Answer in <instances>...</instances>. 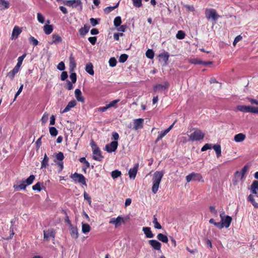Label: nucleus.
<instances>
[{"label": "nucleus", "mask_w": 258, "mask_h": 258, "mask_svg": "<svg viewBox=\"0 0 258 258\" xmlns=\"http://www.w3.org/2000/svg\"><path fill=\"white\" fill-rule=\"evenodd\" d=\"M146 55L148 58L152 59L154 56V52L152 49H149L146 52Z\"/></svg>", "instance_id": "37998d69"}, {"label": "nucleus", "mask_w": 258, "mask_h": 258, "mask_svg": "<svg viewBox=\"0 0 258 258\" xmlns=\"http://www.w3.org/2000/svg\"><path fill=\"white\" fill-rule=\"evenodd\" d=\"M52 41L49 42L50 44H58V43H61L62 41L61 37L56 34H53L52 35Z\"/></svg>", "instance_id": "dca6fc26"}, {"label": "nucleus", "mask_w": 258, "mask_h": 258, "mask_svg": "<svg viewBox=\"0 0 258 258\" xmlns=\"http://www.w3.org/2000/svg\"><path fill=\"white\" fill-rule=\"evenodd\" d=\"M75 95L76 99L82 103H84L85 99L82 96L81 91L79 89H76L75 91Z\"/></svg>", "instance_id": "aec40b11"}, {"label": "nucleus", "mask_w": 258, "mask_h": 258, "mask_svg": "<svg viewBox=\"0 0 258 258\" xmlns=\"http://www.w3.org/2000/svg\"><path fill=\"white\" fill-rule=\"evenodd\" d=\"M143 231H144V234L146 235V236L147 238H152L154 236L151 230L150 227H144L143 228Z\"/></svg>", "instance_id": "4be33fe9"}, {"label": "nucleus", "mask_w": 258, "mask_h": 258, "mask_svg": "<svg viewBox=\"0 0 258 258\" xmlns=\"http://www.w3.org/2000/svg\"><path fill=\"white\" fill-rule=\"evenodd\" d=\"M91 227L87 223H82V230L83 233L86 234L90 232Z\"/></svg>", "instance_id": "f704fd0d"}, {"label": "nucleus", "mask_w": 258, "mask_h": 258, "mask_svg": "<svg viewBox=\"0 0 258 258\" xmlns=\"http://www.w3.org/2000/svg\"><path fill=\"white\" fill-rule=\"evenodd\" d=\"M84 198L85 199V200H86L89 204H91V198L90 197V196H89V195L87 193L86 191H84Z\"/></svg>", "instance_id": "052dcab7"}, {"label": "nucleus", "mask_w": 258, "mask_h": 258, "mask_svg": "<svg viewBox=\"0 0 258 258\" xmlns=\"http://www.w3.org/2000/svg\"><path fill=\"white\" fill-rule=\"evenodd\" d=\"M212 148V145L210 144H206L201 149L202 151H205Z\"/></svg>", "instance_id": "69168bd1"}, {"label": "nucleus", "mask_w": 258, "mask_h": 258, "mask_svg": "<svg viewBox=\"0 0 258 258\" xmlns=\"http://www.w3.org/2000/svg\"><path fill=\"white\" fill-rule=\"evenodd\" d=\"M49 131V133H50V135L52 136L55 137L58 134L57 130H56V128L55 127H54L53 126L50 127Z\"/></svg>", "instance_id": "a18cd8bd"}, {"label": "nucleus", "mask_w": 258, "mask_h": 258, "mask_svg": "<svg viewBox=\"0 0 258 258\" xmlns=\"http://www.w3.org/2000/svg\"><path fill=\"white\" fill-rule=\"evenodd\" d=\"M119 101V99H116L111 101L107 106L108 108L116 107V104Z\"/></svg>", "instance_id": "8fccbe9b"}, {"label": "nucleus", "mask_w": 258, "mask_h": 258, "mask_svg": "<svg viewBox=\"0 0 258 258\" xmlns=\"http://www.w3.org/2000/svg\"><path fill=\"white\" fill-rule=\"evenodd\" d=\"M44 31L46 35H49L53 31V26L51 25H45L44 26Z\"/></svg>", "instance_id": "72a5a7b5"}, {"label": "nucleus", "mask_w": 258, "mask_h": 258, "mask_svg": "<svg viewBox=\"0 0 258 258\" xmlns=\"http://www.w3.org/2000/svg\"><path fill=\"white\" fill-rule=\"evenodd\" d=\"M22 30L18 26H15L13 30L12 36L15 38H18V36L21 33Z\"/></svg>", "instance_id": "393cba45"}, {"label": "nucleus", "mask_w": 258, "mask_h": 258, "mask_svg": "<svg viewBox=\"0 0 258 258\" xmlns=\"http://www.w3.org/2000/svg\"><path fill=\"white\" fill-rule=\"evenodd\" d=\"M71 178L75 182L78 181L79 183L83 185H87L86 178L83 174L75 172L71 175Z\"/></svg>", "instance_id": "0eeeda50"}, {"label": "nucleus", "mask_w": 258, "mask_h": 258, "mask_svg": "<svg viewBox=\"0 0 258 258\" xmlns=\"http://www.w3.org/2000/svg\"><path fill=\"white\" fill-rule=\"evenodd\" d=\"M42 184V183H40V182H37L35 185H33V186H32L33 190H38L39 191H41V186Z\"/></svg>", "instance_id": "de8ad7c7"}, {"label": "nucleus", "mask_w": 258, "mask_h": 258, "mask_svg": "<svg viewBox=\"0 0 258 258\" xmlns=\"http://www.w3.org/2000/svg\"><path fill=\"white\" fill-rule=\"evenodd\" d=\"M232 220V218L230 216H226L225 218L224 219L223 221H221V222L223 224L224 227L228 228L230 226Z\"/></svg>", "instance_id": "b1692460"}, {"label": "nucleus", "mask_w": 258, "mask_h": 258, "mask_svg": "<svg viewBox=\"0 0 258 258\" xmlns=\"http://www.w3.org/2000/svg\"><path fill=\"white\" fill-rule=\"evenodd\" d=\"M70 78L72 81V83H75L77 81V75L75 73L71 72Z\"/></svg>", "instance_id": "3c124183"}, {"label": "nucleus", "mask_w": 258, "mask_h": 258, "mask_svg": "<svg viewBox=\"0 0 258 258\" xmlns=\"http://www.w3.org/2000/svg\"><path fill=\"white\" fill-rule=\"evenodd\" d=\"M55 235V230L52 228L48 230L43 231L44 239L46 240H49V238H54Z\"/></svg>", "instance_id": "1a4fd4ad"}, {"label": "nucleus", "mask_w": 258, "mask_h": 258, "mask_svg": "<svg viewBox=\"0 0 258 258\" xmlns=\"http://www.w3.org/2000/svg\"><path fill=\"white\" fill-rule=\"evenodd\" d=\"M189 62L195 64H202V60L199 59L194 58L190 59L189 60Z\"/></svg>", "instance_id": "5fc2aeb1"}, {"label": "nucleus", "mask_w": 258, "mask_h": 258, "mask_svg": "<svg viewBox=\"0 0 258 258\" xmlns=\"http://www.w3.org/2000/svg\"><path fill=\"white\" fill-rule=\"evenodd\" d=\"M57 69L60 71H63L65 69V65L63 62H60L57 67Z\"/></svg>", "instance_id": "0e129e2a"}, {"label": "nucleus", "mask_w": 258, "mask_h": 258, "mask_svg": "<svg viewBox=\"0 0 258 258\" xmlns=\"http://www.w3.org/2000/svg\"><path fill=\"white\" fill-rule=\"evenodd\" d=\"M205 136V134L201 130L196 128L193 133L189 135V139L191 141H200L203 140Z\"/></svg>", "instance_id": "7ed1b4c3"}, {"label": "nucleus", "mask_w": 258, "mask_h": 258, "mask_svg": "<svg viewBox=\"0 0 258 258\" xmlns=\"http://www.w3.org/2000/svg\"><path fill=\"white\" fill-rule=\"evenodd\" d=\"M246 136L242 133L236 134L234 136V141L236 142H241L245 140Z\"/></svg>", "instance_id": "bb28decb"}, {"label": "nucleus", "mask_w": 258, "mask_h": 258, "mask_svg": "<svg viewBox=\"0 0 258 258\" xmlns=\"http://www.w3.org/2000/svg\"><path fill=\"white\" fill-rule=\"evenodd\" d=\"M126 28L127 26L126 25H120L117 28V30L118 31L124 32H125Z\"/></svg>", "instance_id": "774afa93"}, {"label": "nucleus", "mask_w": 258, "mask_h": 258, "mask_svg": "<svg viewBox=\"0 0 258 258\" xmlns=\"http://www.w3.org/2000/svg\"><path fill=\"white\" fill-rule=\"evenodd\" d=\"M77 104V102L75 100H73L70 101L65 108L61 111L60 112L61 113H66L71 110V109L74 107H75Z\"/></svg>", "instance_id": "a211bd4d"}, {"label": "nucleus", "mask_w": 258, "mask_h": 258, "mask_svg": "<svg viewBox=\"0 0 258 258\" xmlns=\"http://www.w3.org/2000/svg\"><path fill=\"white\" fill-rule=\"evenodd\" d=\"M134 6L139 8L142 5V0H133Z\"/></svg>", "instance_id": "13d9d810"}, {"label": "nucleus", "mask_w": 258, "mask_h": 258, "mask_svg": "<svg viewBox=\"0 0 258 258\" xmlns=\"http://www.w3.org/2000/svg\"><path fill=\"white\" fill-rule=\"evenodd\" d=\"M0 4H1L3 7L4 9H8L10 7V4L9 2L6 1L5 0L3 1L0 3Z\"/></svg>", "instance_id": "680f3d73"}, {"label": "nucleus", "mask_w": 258, "mask_h": 258, "mask_svg": "<svg viewBox=\"0 0 258 258\" xmlns=\"http://www.w3.org/2000/svg\"><path fill=\"white\" fill-rule=\"evenodd\" d=\"M119 3H118L115 6L107 7L104 9V12L106 14H108L118 7Z\"/></svg>", "instance_id": "a19ab883"}, {"label": "nucleus", "mask_w": 258, "mask_h": 258, "mask_svg": "<svg viewBox=\"0 0 258 258\" xmlns=\"http://www.w3.org/2000/svg\"><path fill=\"white\" fill-rule=\"evenodd\" d=\"M139 164L138 163L135 164L134 165L133 168H131L128 171V175L130 178L135 179L138 170Z\"/></svg>", "instance_id": "f8f14e48"}, {"label": "nucleus", "mask_w": 258, "mask_h": 258, "mask_svg": "<svg viewBox=\"0 0 258 258\" xmlns=\"http://www.w3.org/2000/svg\"><path fill=\"white\" fill-rule=\"evenodd\" d=\"M157 238L159 240L164 243H166L168 241V239L167 236L162 233H159L157 236Z\"/></svg>", "instance_id": "2f4dec72"}, {"label": "nucleus", "mask_w": 258, "mask_h": 258, "mask_svg": "<svg viewBox=\"0 0 258 258\" xmlns=\"http://www.w3.org/2000/svg\"><path fill=\"white\" fill-rule=\"evenodd\" d=\"M90 145L93 154V159L101 161L104 158L103 156L102 155L101 150L93 140L91 141Z\"/></svg>", "instance_id": "f03ea898"}, {"label": "nucleus", "mask_w": 258, "mask_h": 258, "mask_svg": "<svg viewBox=\"0 0 258 258\" xmlns=\"http://www.w3.org/2000/svg\"><path fill=\"white\" fill-rule=\"evenodd\" d=\"M205 16L208 20L212 19L214 22H216L220 17V16L217 14L216 10L214 9H206Z\"/></svg>", "instance_id": "20e7f679"}, {"label": "nucleus", "mask_w": 258, "mask_h": 258, "mask_svg": "<svg viewBox=\"0 0 258 258\" xmlns=\"http://www.w3.org/2000/svg\"><path fill=\"white\" fill-rule=\"evenodd\" d=\"M167 133L165 130L164 131L161 132L159 133V135L156 139L155 143L156 144L160 140H161L166 134Z\"/></svg>", "instance_id": "4c0bfd02"}, {"label": "nucleus", "mask_w": 258, "mask_h": 258, "mask_svg": "<svg viewBox=\"0 0 258 258\" xmlns=\"http://www.w3.org/2000/svg\"><path fill=\"white\" fill-rule=\"evenodd\" d=\"M35 177L34 175H31L28 178L25 180L24 181L27 186L31 184L35 179Z\"/></svg>", "instance_id": "58836bf2"}, {"label": "nucleus", "mask_w": 258, "mask_h": 258, "mask_svg": "<svg viewBox=\"0 0 258 258\" xmlns=\"http://www.w3.org/2000/svg\"><path fill=\"white\" fill-rule=\"evenodd\" d=\"M88 40L92 45H95L97 41V37L95 36L90 37Z\"/></svg>", "instance_id": "338daca9"}, {"label": "nucleus", "mask_w": 258, "mask_h": 258, "mask_svg": "<svg viewBox=\"0 0 258 258\" xmlns=\"http://www.w3.org/2000/svg\"><path fill=\"white\" fill-rule=\"evenodd\" d=\"M152 247L157 251L161 250V243L156 240H149L148 241Z\"/></svg>", "instance_id": "9b49d317"}, {"label": "nucleus", "mask_w": 258, "mask_h": 258, "mask_svg": "<svg viewBox=\"0 0 258 258\" xmlns=\"http://www.w3.org/2000/svg\"><path fill=\"white\" fill-rule=\"evenodd\" d=\"M73 2H74V8H77L78 6H80L81 9L82 8V3L81 0H73Z\"/></svg>", "instance_id": "6e6d98bb"}, {"label": "nucleus", "mask_w": 258, "mask_h": 258, "mask_svg": "<svg viewBox=\"0 0 258 258\" xmlns=\"http://www.w3.org/2000/svg\"><path fill=\"white\" fill-rule=\"evenodd\" d=\"M247 201L252 205L254 208H258V203L255 202L253 196L251 194L248 196Z\"/></svg>", "instance_id": "7c9ffc66"}, {"label": "nucleus", "mask_w": 258, "mask_h": 258, "mask_svg": "<svg viewBox=\"0 0 258 258\" xmlns=\"http://www.w3.org/2000/svg\"><path fill=\"white\" fill-rule=\"evenodd\" d=\"M49 158L45 153L43 160L41 161V169L46 168L48 166Z\"/></svg>", "instance_id": "cd10ccee"}, {"label": "nucleus", "mask_w": 258, "mask_h": 258, "mask_svg": "<svg viewBox=\"0 0 258 258\" xmlns=\"http://www.w3.org/2000/svg\"><path fill=\"white\" fill-rule=\"evenodd\" d=\"M69 230L71 236L73 238L76 239L78 238L79 234L77 228L76 227H74L73 225H72L69 227Z\"/></svg>", "instance_id": "2eb2a0df"}, {"label": "nucleus", "mask_w": 258, "mask_h": 258, "mask_svg": "<svg viewBox=\"0 0 258 258\" xmlns=\"http://www.w3.org/2000/svg\"><path fill=\"white\" fill-rule=\"evenodd\" d=\"M164 172L156 171L154 172L153 175L152 182L153 185L152 187V191L154 194H156L159 186V184L161 181V179L164 175Z\"/></svg>", "instance_id": "f257e3e1"}, {"label": "nucleus", "mask_w": 258, "mask_h": 258, "mask_svg": "<svg viewBox=\"0 0 258 258\" xmlns=\"http://www.w3.org/2000/svg\"><path fill=\"white\" fill-rule=\"evenodd\" d=\"M213 149L216 153L217 158H219L221 156V148L220 145H215L213 147Z\"/></svg>", "instance_id": "473e14b6"}, {"label": "nucleus", "mask_w": 258, "mask_h": 258, "mask_svg": "<svg viewBox=\"0 0 258 258\" xmlns=\"http://www.w3.org/2000/svg\"><path fill=\"white\" fill-rule=\"evenodd\" d=\"M99 20H100L99 19L98 20L93 18L90 19V22L92 26L97 25L99 23Z\"/></svg>", "instance_id": "864d4df0"}, {"label": "nucleus", "mask_w": 258, "mask_h": 258, "mask_svg": "<svg viewBox=\"0 0 258 258\" xmlns=\"http://www.w3.org/2000/svg\"><path fill=\"white\" fill-rule=\"evenodd\" d=\"M252 108L253 107L251 106L238 105L237 106V109L239 111L243 112L252 113Z\"/></svg>", "instance_id": "4468645a"}, {"label": "nucleus", "mask_w": 258, "mask_h": 258, "mask_svg": "<svg viewBox=\"0 0 258 258\" xmlns=\"http://www.w3.org/2000/svg\"><path fill=\"white\" fill-rule=\"evenodd\" d=\"M29 41L32 43L34 46H36L38 44V41L33 36H30L29 38Z\"/></svg>", "instance_id": "603ef678"}, {"label": "nucleus", "mask_w": 258, "mask_h": 258, "mask_svg": "<svg viewBox=\"0 0 258 258\" xmlns=\"http://www.w3.org/2000/svg\"><path fill=\"white\" fill-rule=\"evenodd\" d=\"M186 180L187 182H189L191 180L204 182L202 175L198 173L191 172L186 176Z\"/></svg>", "instance_id": "423d86ee"}, {"label": "nucleus", "mask_w": 258, "mask_h": 258, "mask_svg": "<svg viewBox=\"0 0 258 258\" xmlns=\"http://www.w3.org/2000/svg\"><path fill=\"white\" fill-rule=\"evenodd\" d=\"M26 54H24L22 56H19L18 57V58L17 59V60H18L17 63L15 66L16 67H17V68H18L20 69V68H21V66L22 64L23 61L24 59L25 58V57H26Z\"/></svg>", "instance_id": "c9c22d12"}, {"label": "nucleus", "mask_w": 258, "mask_h": 258, "mask_svg": "<svg viewBox=\"0 0 258 258\" xmlns=\"http://www.w3.org/2000/svg\"><path fill=\"white\" fill-rule=\"evenodd\" d=\"M85 71L91 75H94V72L93 70V66L91 62L86 64L85 67Z\"/></svg>", "instance_id": "c85d7f7f"}, {"label": "nucleus", "mask_w": 258, "mask_h": 258, "mask_svg": "<svg viewBox=\"0 0 258 258\" xmlns=\"http://www.w3.org/2000/svg\"><path fill=\"white\" fill-rule=\"evenodd\" d=\"M55 159L54 162L58 166L59 168L58 172H60L63 168V162L62 160L64 159V157L63 153L59 152L54 155Z\"/></svg>", "instance_id": "39448f33"}, {"label": "nucleus", "mask_w": 258, "mask_h": 258, "mask_svg": "<svg viewBox=\"0 0 258 258\" xmlns=\"http://www.w3.org/2000/svg\"><path fill=\"white\" fill-rule=\"evenodd\" d=\"M185 36V34L182 30L178 31L176 35V37L178 39H183L184 38Z\"/></svg>", "instance_id": "c03bdc74"}, {"label": "nucleus", "mask_w": 258, "mask_h": 258, "mask_svg": "<svg viewBox=\"0 0 258 258\" xmlns=\"http://www.w3.org/2000/svg\"><path fill=\"white\" fill-rule=\"evenodd\" d=\"M235 178H236L237 179H242V178L244 177V175H242V173L240 171H237L235 173Z\"/></svg>", "instance_id": "4d7b16f0"}, {"label": "nucleus", "mask_w": 258, "mask_h": 258, "mask_svg": "<svg viewBox=\"0 0 258 258\" xmlns=\"http://www.w3.org/2000/svg\"><path fill=\"white\" fill-rule=\"evenodd\" d=\"M76 67V62L73 54L70 56V72H73L75 68Z\"/></svg>", "instance_id": "412c9836"}, {"label": "nucleus", "mask_w": 258, "mask_h": 258, "mask_svg": "<svg viewBox=\"0 0 258 258\" xmlns=\"http://www.w3.org/2000/svg\"><path fill=\"white\" fill-rule=\"evenodd\" d=\"M26 186L27 185L26 184V183L25 182L24 180H23L22 183L20 184L14 185L13 187L16 191H18L22 189H25Z\"/></svg>", "instance_id": "a878e982"}, {"label": "nucleus", "mask_w": 258, "mask_h": 258, "mask_svg": "<svg viewBox=\"0 0 258 258\" xmlns=\"http://www.w3.org/2000/svg\"><path fill=\"white\" fill-rule=\"evenodd\" d=\"M128 58V55L126 54H122L119 58V61L120 62H124L126 61Z\"/></svg>", "instance_id": "09e8293b"}, {"label": "nucleus", "mask_w": 258, "mask_h": 258, "mask_svg": "<svg viewBox=\"0 0 258 258\" xmlns=\"http://www.w3.org/2000/svg\"><path fill=\"white\" fill-rule=\"evenodd\" d=\"M169 83L167 82H165L164 85L158 84L154 86V91H157L158 90H161L163 89H167L169 87Z\"/></svg>", "instance_id": "c756f323"}, {"label": "nucleus", "mask_w": 258, "mask_h": 258, "mask_svg": "<svg viewBox=\"0 0 258 258\" xmlns=\"http://www.w3.org/2000/svg\"><path fill=\"white\" fill-rule=\"evenodd\" d=\"M158 57H159V61L160 62H163L164 64H166L169 59V54L167 52H164L160 54Z\"/></svg>", "instance_id": "f3484780"}, {"label": "nucleus", "mask_w": 258, "mask_h": 258, "mask_svg": "<svg viewBox=\"0 0 258 258\" xmlns=\"http://www.w3.org/2000/svg\"><path fill=\"white\" fill-rule=\"evenodd\" d=\"M143 122L144 119L143 118H138L135 119L134 121V129L135 130H138L139 129L143 128Z\"/></svg>", "instance_id": "ddd939ff"}, {"label": "nucleus", "mask_w": 258, "mask_h": 258, "mask_svg": "<svg viewBox=\"0 0 258 258\" xmlns=\"http://www.w3.org/2000/svg\"><path fill=\"white\" fill-rule=\"evenodd\" d=\"M117 61L115 57H111L109 60V66L111 67H114L116 66Z\"/></svg>", "instance_id": "49530a36"}, {"label": "nucleus", "mask_w": 258, "mask_h": 258, "mask_svg": "<svg viewBox=\"0 0 258 258\" xmlns=\"http://www.w3.org/2000/svg\"><path fill=\"white\" fill-rule=\"evenodd\" d=\"M153 223L154 224V228L158 229L162 228V226L158 222L157 218L156 215L153 216Z\"/></svg>", "instance_id": "e433bc0d"}, {"label": "nucleus", "mask_w": 258, "mask_h": 258, "mask_svg": "<svg viewBox=\"0 0 258 258\" xmlns=\"http://www.w3.org/2000/svg\"><path fill=\"white\" fill-rule=\"evenodd\" d=\"M250 188L253 189L258 190V181H253L252 184L250 186Z\"/></svg>", "instance_id": "e2e57ef3"}, {"label": "nucleus", "mask_w": 258, "mask_h": 258, "mask_svg": "<svg viewBox=\"0 0 258 258\" xmlns=\"http://www.w3.org/2000/svg\"><path fill=\"white\" fill-rule=\"evenodd\" d=\"M109 223L110 224H114L115 227H117L121 223L124 224L125 223V221L122 217L118 216L116 218H111Z\"/></svg>", "instance_id": "9d476101"}, {"label": "nucleus", "mask_w": 258, "mask_h": 258, "mask_svg": "<svg viewBox=\"0 0 258 258\" xmlns=\"http://www.w3.org/2000/svg\"><path fill=\"white\" fill-rule=\"evenodd\" d=\"M37 19H38V21L40 23H42V24L44 23V18L43 16H42V15L40 13H37Z\"/></svg>", "instance_id": "bf43d9fd"}, {"label": "nucleus", "mask_w": 258, "mask_h": 258, "mask_svg": "<svg viewBox=\"0 0 258 258\" xmlns=\"http://www.w3.org/2000/svg\"><path fill=\"white\" fill-rule=\"evenodd\" d=\"M118 142L117 141H112L110 144H106L105 150L108 153L114 152L117 149Z\"/></svg>", "instance_id": "6e6552de"}, {"label": "nucleus", "mask_w": 258, "mask_h": 258, "mask_svg": "<svg viewBox=\"0 0 258 258\" xmlns=\"http://www.w3.org/2000/svg\"><path fill=\"white\" fill-rule=\"evenodd\" d=\"M121 173L118 170H115L111 172V177L113 179H115L120 176Z\"/></svg>", "instance_id": "ea45409f"}, {"label": "nucleus", "mask_w": 258, "mask_h": 258, "mask_svg": "<svg viewBox=\"0 0 258 258\" xmlns=\"http://www.w3.org/2000/svg\"><path fill=\"white\" fill-rule=\"evenodd\" d=\"M121 19L120 16H117L114 20V25L116 27H119L121 24Z\"/></svg>", "instance_id": "79ce46f5"}, {"label": "nucleus", "mask_w": 258, "mask_h": 258, "mask_svg": "<svg viewBox=\"0 0 258 258\" xmlns=\"http://www.w3.org/2000/svg\"><path fill=\"white\" fill-rule=\"evenodd\" d=\"M20 69L15 67L12 70L7 73V77H9L11 80H13L15 75L20 71Z\"/></svg>", "instance_id": "6ab92c4d"}, {"label": "nucleus", "mask_w": 258, "mask_h": 258, "mask_svg": "<svg viewBox=\"0 0 258 258\" xmlns=\"http://www.w3.org/2000/svg\"><path fill=\"white\" fill-rule=\"evenodd\" d=\"M90 28V26L84 25V27L81 28L79 30L80 35L84 36L89 32Z\"/></svg>", "instance_id": "5701e85b"}]
</instances>
